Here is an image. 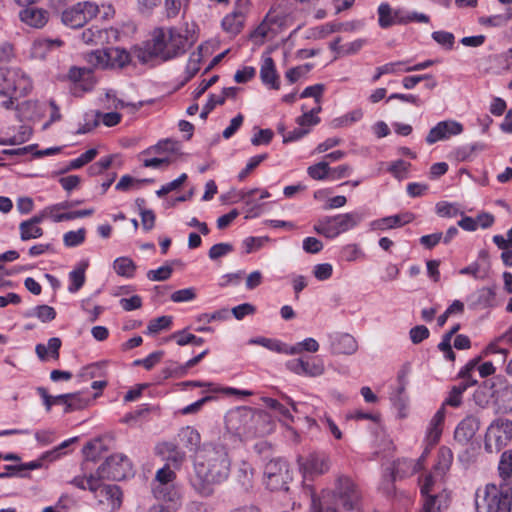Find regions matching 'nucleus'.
Segmentation results:
<instances>
[{"instance_id": "1", "label": "nucleus", "mask_w": 512, "mask_h": 512, "mask_svg": "<svg viewBox=\"0 0 512 512\" xmlns=\"http://www.w3.org/2000/svg\"><path fill=\"white\" fill-rule=\"evenodd\" d=\"M190 478L193 489L201 496L213 494L214 486L224 483L231 472V459L225 446L205 443L194 459Z\"/></svg>"}, {"instance_id": "2", "label": "nucleus", "mask_w": 512, "mask_h": 512, "mask_svg": "<svg viewBox=\"0 0 512 512\" xmlns=\"http://www.w3.org/2000/svg\"><path fill=\"white\" fill-rule=\"evenodd\" d=\"M189 46L188 37L176 28H156L151 38L136 46L133 56L142 64L167 62L183 55Z\"/></svg>"}, {"instance_id": "3", "label": "nucleus", "mask_w": 512, "mask_h": 512, "mask_svg": "<svg viewBox=\"0 0 512 512\" xmlns=\"http://www.w3.org/2000/svg\"><path fill=\"white\" fill-rule=\"evenodd\" d=\"M367 218L364 210H354L334 216H323L317 220L313 230L328 239H334L339 235L356 228Z\"/></svg>"}, {"instance_id": "4", "label": "nucleus", "mask_w": 512, "mask_h": 512, "mask_svg": "<svg viewBox=\"0 0 512 512\" xmlns=\"http://www.w3.org/2000/svg\"><path fill=\"white\" fill-rule=\"evenodd\" d=\"M482 400L492 404L499 413L512 412V385L501 376L482 381Z\"/></svg>"}, {"instance_id": "5", "label": "nucleus", "mask_w": 512, "mask_h": 512, "mask_svg": "<svg viewBox=\"0 0 512 512\" xmlns=\"http://www.w3.org/2000/svg\"><path fill=\"white\" fill-rule=\"evenodd\" d=\"M332 496L335 503L346 511H354L361 506L362 493L349 476L339 475L336 477Z\"/></svg>"}, {"instance_id": "6", "label": "nucleus", "mask_w": 512, "mask_h": 512, "mask_svg": "<svg viewBox=\"0 0 512 512\" xmlns=\"http://www.w3.org/2000/svg\"><path fill=\"white\" fill-rule=\"evenodd\" d=\"M32 89L29 76L16 67H0V96H26Z\"/></svg>"}, {"instance_id": "7", "label": "nucleus", "mask_w": 512, "mask_h": 512, "mask_svg": "<svg viewBox=\"0 0 512 512\" xmlns=\"http://www.w3.org/2000/svg\"><path fill=\"white\" fill-rule=\"evenodd\" d=\"M480 374V355L470 360L458 373L461 382L452 387L448 397L444 400L442 406L459 407L461 404L462 394L471 386L478 383L477 378L473 377V372Z\"/></svg>"}, {"instance_id": "8", "label": "nucleus", "mask_w": 512, "mask_h": 512, "mask_svg": "<svg viewBox=\"0 0 512 512\" xmlns=\"http://www.w3.org/2000/svg\"><path fill=\"white\" fill-rule=\"evenodd\" d=\"M99 13V5L92 1H81L65 9L61 14L62 23L70 28L83 27Z\"/></svg>"}, {"instance_id": "9", "label": "nucleus", "mask_w": 512, "mask_h": 512, "mask_svg": "<svg viewBox=\"0 0 512 512\" xmlns=\"http://www.w3.org/2000/svg\"><path fill=\"white\" fill-rule=\"evenodd\" d=\"M512 439V421L497 419L487 428L485 450L488 453L501 451Z\"/></svg>"}, {"instance_id": "10", "label": "nucleus", "mask_w": 512, "mask_h": 512, "mask_svg": "<svg viewBox=\"0 0 512 512\" xmlns=\"http://www.w3.org/2000/svg\"><path fill=\"white\" fill-rule=\"evenodd\" d=\"M131 474L132 464L124 454L109 456L96 470L98 477L112 481H121Z\"/></svg>"}, {"instance_id": "11", "label": "nucleus", "mask_w": 512, "mask_h": 512, "mask_svg": "<svg viewBox=\"0 0 512 512\" xmlns=\"http://www.w3.org/2000/svg\"><path fill=\"white\" fill-rule=\"evenodd\" d=\"M288 464L281 458L270 460L264 468V484L270 491L288 490Z\"/></svg>"}, {"instance_id": "12", "label": "nucleus", "mask_w": 512, "mask_h": 512, "mask_svg": "<svg viewBox=\"0 0 512 512\" xmlns=\"http://www.w3.org/2000/svg\"><path fill=\"white\" fill-rule=\"evenodd\" d=\"M485 500L487 512H511L512 486L507 482L500 487L494 484L486 485Z\"/></svg>"}, {"instance_id": "13", "label": "nucleus", "mask_w": 512, "mask_h": 512, "mask_svg": "<svg viewBox=\"0 0 512 512\" xmlns=\"http://www.w3.org/2000/svg\"><path fill=\"white\" fill-rule=\"evenodd\" d=\"M104 480L98 477L95 483L96 489L91 493L100 505H106L111 512H114L122 505V491L118 485L105 484Z\"/></svg>"}, {"instance_id": "14", "label": "nucleus", "mask_w": 512, "mask_h": 512, "mask_svg": "<svg viewBox=\"0 0 512 512\" xmlns=\"http://www.w3.org/2000/svg\"><path fill=\"white\" fill-rule=\"evenodd\" d=\"M286 367L296 375L307 377H318L325 371L323 360L317 357L291 359L287 361Z\"/></svg>"}, {"instance_id": "15", "label": "nucleus", "mask_w": 512, "mask_h": 512, "mask_svg": "<svg viewBox=\"0 0 512 512\" xmlns=\"http://www.w3.org/2000/svg\"><path fill=\"white\" fill-rule=\"evenodd\" d=\"M300 468L305 477H315L327 473L330 470L331 462L328 454L324 452H313L299 460Z\"/></svg>"}, {"instance_id": "16", "label": "nucleus", "mask_w": 512, "mask_h": 512, "mask_svg": "<svg viewBox=\"0 0 512 512\" xmlns=\"http://www.w3.org/2000/svg\"><path fill=\"white\" fill-rule=\"evenodd\" d=\"M250 5L249 0H237L233 12L227 14L221 22L225 32L235 36L239 34L244 26L246 14Z\"/></svg>"}, {"instance_id": "17", "label": "nucleus", "mask_w": 512, "mask_h": 512, "mask_svg": "<svg viewBox=\"0 0 512 512\" xmlns=\"http://www.w3.org/2000/svg\"><path fill=\"white\" fill-rule=\"evenodd\" d=\"M462 131V124L455 120L440 121L430 129L425 141L427 144L432 145L439 141L448 140L452 136L459 135Z\"/></svg>"}, {"instance_id": "18", "label": "nucleus", "mask_w": 512, "mask_h": 512, "mask_svg": "<svg viewBox=\"0 0 512 512\" xmlns=\"http://www.w3.org/2000/svg\"><path fill=\"white\" fill-rule=\"evenodd\" d=\"M18 16L24 25L34 29H42L48 23L50 13L44 8L30 5L21 9Z\"/></svg>"}, {"instance_id": "19", "label": "nucleus", "mask_w": 512, "mask_h": 512, "mask_svg": "<svg viewBox=\"0 0 512 512\" xmlns=\"http://www.w3.org/2000/svg\"><path fill=\"white\" fill-rule=\"evenodd\" d=\"M156 451L166 461L164 466L172 469H179L185 460V452L172 442H163L157 445Z\"/></svg>"}, {"instance_id": "20", "label": "nucleus", "mask_w": 512, "mask_h": 512, "mask_svg": "<svg viewBox=\"0 0 512 512\" xmlns=\"http://www.w3.org/2000/svg\"><path fill=\"white\" fill-rule=\"evenodd\" d=\"M330 347L333 354L352 355L357 349V341L348 333L330 335Z\"/></svg>"}, {"instance_id": "21", "label": "nucleus", "mask_w": 512, "mask_h": 512, "mask_svg": "<svg viewBox=\"0 0 512 512\" xmlns=\"http://www.w3.org/2000/svg\"><path fill=\"white\" fill-rule=\"evenodd\" d=\"M480 428V421L474 417H467L463 419L455 429V440L461 444L470 443L478 429Z\"/></svg>"}, {"instance_id": "22", "label": "nucleus", "mask_w": 512, "mask_h": 512, "mask_svg": "<svg viewBox=\"0 0 512 512\" xmlns=\"http://www.w3.org/2000/svg\"><path fill=\"white\" fill-rule=\"evenodd\" d=\"M414 216L412 213H403L397 215H391L387 217H383L371 222V228L373 230H388L397 227H402L410 222H412Z\"/></svg>"}, {"instance_id": "23", "label": "nucleus", "mask_w": 512, "mask_h": 512, "mask_svg": "<svg viewBox=\"0 0 512 512\" xmlns=\"http://www.w3.org/2000/svg\"><path fill=\"white\" fill-rule=\"evenodd\" d=\"M235 481L240 489L249 493L254 488V468L246 461H242L235 471Z\"/></svg>"}, {"instance_id": "24", "label": "nucleus", "mask_w": 512, "mask_h": 512, "mask_svg": "<svg viewBox=\"0 0 512 512\" xmlns=\"http://www.w3.org/2000/svg\"><path fill=\"white\" fill-rule=\"evenodd\" d=\"M260 78L262 83L269 88L275 90L280 88L279 75L276 71L274 60L270 56L263 58Z\"/></svg>"}, {"instance_id": "25", "label": "nucleus", "mask_w": 512, "mask_h": 512, "mask_svg": "<svg viewBox=\"0 0 512 512\" xmlns=\"http://www.w3.org/2000/svg\"><path fill=\"white\" fill-rule=\"evenodd\" d=\"M181 443L187 448L190 452H195L201 450V435L200 433L191 426H186L182 428L178 434Z\"/></svg>"}, {"instance_id": "26", "label": "nucleus", "mask_w": 512, "mask_h": 512, "mask_svg": "<svg viewBox=\"0 0 512 512\" xmlns=\"http://www.w3.org/2000/svg\"><path fill=\"white\" fill-rule=\"evenodd\" d=\"M445 419V407L441 406L430 421L427 432V441L430 445H435L442 434V424Z\"/></svg>"}, {"instance_id": "27", "label": "nucleus", "mask_w": 512, "mask_h": 512, "mask_svg": "<svg viewBox=\"0 0 512 512\" xmlns=\"http://www.w3.org/2000/svg\"><path fill=\"white\" fill-rule=\"evenodd\" d=\"M152 491L155 498L172 503L173 505H177L180 499V493L174 483H169L167 485H153Z\"/></svg>"}, {"instance_id": "28", "label": "nucleus", "mask_w": 512, "mask_h": 512, "mask_svg": "<svg viewBox=\"0 0 512 512\" xmlns=\"http://www.w3.org/2000/svg\"><path fill=\"white\" fill-rule=\"evenodd\" d=\"M504 295L496 286L482 288V308H496L503 304Z\"/></svg>"}, {"instance_id": "29", "label": "nucleus", "mask_w": 512, "mask_h": 512, "mask_svg": "<svg viewBox=\"0 0 512 512\" xmlns=\"http://www.w3.org/2000/svg\"><path fill=\"white\" fill-rule=\"evenodd\" d=\"M396 21L398 25H407L411 22L428 23L430 18L424 13L398 8L396 9Z\"/></svg>"}, {"instance_id": "30", "label": "nucleus", "mask_w": 512, "mask_h": 512, "mask_svg": "<svg viewBox=\"0 0 512 512\" xmlns=\"http://www.w3.org/2000/svg\"><path fill=\"white\" fill-rule=\"evenodd\" d=\"M91 402L90 396L84 392L68 393V400L64 413H71L74 411L85 409Z\"/></svg>"}, {"instance_id": "31", "label": "nucleus", "mask_w": 512, "mask_h": 512, "mask_svg": "<svg viewBox=\"0 0 512 512\" xmlns=\"http://www.w3.org/2000/svg\"><path fill=\"white\" fill-rule=\"evenodd\" d=\"M108 48L97 49L85 55L87 63L94 69L110 68Z\"/></svg>"}, {"instance_id": "32", "label": "nucleus", "mask_w": 512, "mask_h": 512, "mask_svg": "<svg viewBox=\"0 0 512 512\" xmlns=\"http://www.w3.org/2000/svg\"><path fill=\"white\" fill-rule=\"evenodd\" d=\"M56 310L49 305H38L32 309L27 310L24 313L25 318H33L36 317L43 323H48L53 321L56 318Z\"/></svg>"}, {"instance_id": "33", "label": "nucleus", "mask_w": 512, "mask_h": 512, "mask_svg": "<svg viewBox=\"0 0 512 512\" xmlns=\"http://www.w3.org/2000/svg\"><path fill=\"white\" fill-rule=\"evenodd\" d=\"M108 53L110 68H123L131 61V54L123 48L109 47Z\"/></svg>"}, {"instance_id": "34", "label": "nucleus", "mask_w": 512, "mask_h": 512, "mask_svg": "<svg viewBox=\"0 0 512 512\" xmlns=\"http://www.w3.org/2000/svg\"><path fill=\"white\" fill-rule=\"evenodd\" d=\"M378 24L382 29L392 25H398L396 21V9L393 10L388 3H381L378 6Z\"/></svg>"}, {"instance_id": "35", "label": "nucleus", "mask_w": 512, "mask_h": 512, "mask_svg": "<svg viewBox=\"0 0 512 512\" xmlns=\"http://www.w3.org/2000/svg\"><path fill=\"white\" fill-rule=\"evenodd\" d=\"M423 512H441L448 506V496L446 494L428 495L424 497Z\"/></svg>"}, {"instance_id": "36", "label": "nucleus", "mask_w": 512, "mask_h": 512, "mask_svg": "<svg viewBox=\"0 0 512 512\" xmlns=\"http://www.w3.org/2000/svg\"><path fill=\"white\" fill-rule=\"evenodd\" d=\"M115 272L125 278H133L136 271L135 262L129 257H118L113 262Z\"/></svg>"}, {"instance_id": "37", "label": "nucleus", "mask_w": 512, "mask_h": 512, "mask_svg": "<svg viewBox=\"0 0 512 512\" xmlns=\"http://www.w3.org/2000/svg\"><path fill=\"white\" fill-rule=\"evenodd\" d=\"M107 37L108 31L105 29H100L96 26L87 28L82 32V40L86 44H102Z\"/></svg>"}, {"instance_id": "38", "label": "nucleus", "mask_w": 512, "mask_h": 512, "mask_svg": "<svg viewBox=\"0 0 512 512\" xmlns=\"http://www.w3.org/2000/svg\"><path fill=\"white\" fill-rule=\"evenodd\" d=\"M250 344L260 345L270 351L287 354L288 346L277 339L257 337L249 340Z\"/></svg>"}, {"instance_id": "39", "label": "nucleus", "mask_w": 512, "mask_h": 512, "mask_svg": "<svg viewBox=\"0 0 512 512\" xmlns=\"http://www.w3.org/2000/svg\"><path fill=\"white\" fill-rule=\"evenodd\" d=\"M87 266L88 264L84 263L81 267H78L69 273L70 285L68 286V291L70 293H76L83 287L85 283V270Z\"/></svg>"}, {"instance_id": "40", "label": "nucleus", "mask_w": 512, "mask_h": 512, "mask_svg": "<svg viewBox=\"0 0 512 512\" xmlns=\"http://www.w3.org/2000/svg\"><path fill=\"white\" fill-rule=\"evenodd\" d=\"M202 60V51L199 47L196 51L192 52L189 56L185 67V82L190 81L200 70V63Z\"/></svg>"}, {"instance_id": "41", "label": "nucleus", "mask_w": 512, "mask_h": 512, "mask_svg": "<svg viewBox=\"0 0 512 512\" xmlns=\"http://www.w3.org/2000/svg\"><path fill=\"white\" fill-rule=\"evenodd\" d=\"M365 254L358 244L351 243L342 246L339 250V260L353 262L364 257Z\"/></svg>"}, {"instance_id": "42", "label": "nucleus", "mask_w": 512, "mask_h": 512, "mask_svg": "<svg viewBox=\"0 0 512 512\" xmlns=\"http://www.w3.org/2000/svg\"><path fill=\"white\" fill-rule=\"evenodd\" d=\"M319 350V343L311 337L305 338L303 341L296 343L293 346L288 347V355L300 354L303 351L315 353Z\"/></svg>"}, {"instance_id": "43", "label": "nucleus", "mask_w": 512, "mask_h": 512, "mask_svg": "<svg viewBox=\"0 0 512 512\" xmlns=\"http://www.w3.org/2000/svg\"><path fill=\"white\" fill-rule=\"evenodd\" d=\"M98 154V151L95 148L88 149L84 153H82L79 157L71 160L68 166L63 170V172H67L70 170H76L84 165L91 162Z\"/></svg>"}, {"instance_id": "44", "label": "nucleus", "mask_w": 512, "mask_h": 512, "mask_svg": "<svg viewBox=\"0 0 512 512\" xmlns=\"http://www.w3.org/2000/svg\"><path fill=\"white\" fill-rule=\"evenodd\" d=\"M172 320V316L168 315L154 318L149 322L146 333L149 335H154L162 330L169 329L172 325Z\"/></svg>"}, {"instance_id": "45", "label": "nucleus", "mask_w": 512, "mask_h": 512, "mask_svg": "<svg viewBox=\"0 0 512 512\" xmlns=\"http://www.w3.org/2000/svg\"><path fill=\"white\" fill-rule=\"evenodd\" d=\"M330 170L331 167L329 166V162L321 161L309 166L307 173L314 180H324L326 178H330Z\"/></svg>"}, {"instance_id": "46", "label": "nucleus", "mask_w": 512, "mask_h": 512, "mask_svg": "<svg viewBox=\"0 0 512 512\" xmlns=\"http://www.w3.org/2000/svg\"><path fill=\"white\" fill-rule=\"evenodd\" d=\"M499 476L502 480L508 479L512 475V450H506L501 454L498 464Z\"/></svg>"}, {"instance_id": "47", "label": "nucleus", "mask_w": 512, "mask_h": 512, "mask_svg": "<svg viewBox=\"0 0 512 512\" xmlns=\"http://www.w3.org/2000/svg\"><path fill=\"white\" fill-rule=\"evenodd\" d=\"M102 450H103L102 441L100 439H95L93 441L88 442L83 447L82 451H83V455H84L86 461L96 462L99 459Z\"/></svg>"}, {"instance_id": "48", "label": "nucleus", "mask_w": 512, "mask_h": 512, "mask_svg": "<svg viewBox=\"0 0 512 512\" xmlns=\"http://www.w3.org/2000/svg\"><path fill=\"white\" fill-rule=\"evenodd\" d=\"M86 238V229L79 228L76 231H68L63 235V243L66 247L72 248L81 245Z\"/></svg>"}, {"instance_id": "49", "label": "nucleus", "mask_w": 512, "mask_h": 512, "mask_svg": "<svg viewBox=\"0 0 512 512\" xmlns=\"http://www.w3.org/2000/svg\"><path fill=\"white\" fill-rule=\"evenodd\" d=\"M98 479V475L91 473L88 477L86 476H75L70 484L77 487L80 490H89L90 492L95 491V483Z\"/></svg>"}, {"instance_id": "50", "label": "nucleus", "mask_w": 512, "mask_h": 512, "mask_svg": "<svg viewBox=\"0 0 512 512\" xmlns=\"http://www.w3.org/2000/svg\"><path fill=\"white\" fill-rule=\"evenodd\" d=\"M20 238L22 241L37 239L43 235V229L36 225L22 221L19 225Z\"/></svg>"}, {"instance_id": "51", "label": "nucleus", "mask_w": 512, "mask_h": 512, "mask_svg": "<svg viewBox=\"0 0 512 512\" xmlns=\"http://www.w3.org/2000/svg\"><path fill=\"white\" fill-rule=\"evenodd\" d=\"M263 403L266 407L270 408L271 410L275 411L278 415H280L284 420L287 421H293V416L290 412V410L282 403H280L278 400L265 397L263 398Z\"/></svg>"}, {"instance_id": "52", "label": "nucleus", "mask_w": 512, "mask_h": 512, "mask_svg": "<svg viewBox=\"0 0 512 512\" xmlns=\"http://www.w3.org/2000/svg\"><path fill=\"white\" fill-rule=\"evenodd\" d=\"M268 158L267 153L255 155L251 157L245 168L241 170L238 174L239 181H243L255 168H257L264 160Z\"/></svg>"}, {"instance_id": "53", "label": "nucleus", "mask_w": 512, "mask_h": 512, "mask_svg": "<svg viewBox=\"0 0 512 512\" xmlns=\"http://www.w3.org/2000/svg\"><path fill=\"white\" fill-rule=\"evenodd\" d=\"M436 213L440 217L447 218L456 217L457 215L462 214L457 204L449 203L446 201H441L436 204Z\"/></svg>"}, {"instance_id": "54", "label": "nucleus", "mask_w": 512, "mask_h": 512, "mask_svg": "<svg viewBox=\"0 0 512 512\" xmlns=\"http://www.w3.org/2000/svg\"><path fill=\"white\" fill-rule=\"evenodd\" d=\"M321 107L318 105L316 108L311 109L310 111L304 112L301 116L296 119V123L305 128V126L316 125L320 122V118L316 116L318 112H320Z\"/></svg>"}, {"instance_id": "55", "label": "nucleus", "mask_w": 512, "mask_h": 512, "mask_svg": "<svg viewBox=\"0 0 512 512\" xmlns=\"http://www.w3.org/2000/svg\"><path fill=\"white\" fill-rule=\"evenodd\" d=\"M175 479L176 474L174 470L168 466H163L156 472L153 485H167L169 483H174Z\"/></svg>"}, {"instance_id": "56", "label": "nucleus", "mask_w": 512, "mask_h": 512, "mask_svg": "<svg viewBox=\"0 0 512 512\" xmlns=\"http://www.w3.org/2000/svg\"><path fill=\"white\" fill-rule=\"evenodd\" d=\"M432 39L444 48L451 50L453 48L455 37L453 33L447 31H434Z\"/></svg>"}, {"instance_id": "57", "label": "nucleus", "mask_w": 512, "mask_h": 512, "mask_svg": "<svg viewBox=\"0 0 512 512\" xmlns=\"http://www.w3.org/2000/svg\"><path fill=\"white\" fill-rule=\"evenodd\" d=\"M234 247L230 243H217L214 244L208 252V256L211 260H217L227 254L231 253Z\"/></svg>"}, {"instance_id": "58", "label": "nucleus", "mask_w": 512, "mask_h": 512, "mask_svg": "<svg viewBox=\"0 0 512 512\" xmlns=\"http://www.w3.org/2000/svg\"><path fill=\"white\" fill-rule=\"evenodd\" d=\"M313 68V65L310 63H306L301 66L290 68L286 71L285 77L290 83L297 82L303 75L308 73Z\"/></svg>"}, {"instance_id": "59", "label": "nucleus", "mask_w": 512, "mask_h": 512, "mask_svg": "<svg viewBox=\"0 0 512 512\" xmlns=\"http://www.w3.org/2000/svg\"><path fill=\"white\" fill-rule=\"evenodd\" d=\"M173 269L169 265H163L155 270H149L147 272V278L150 281H165L168 280L172 275Z\"/></svg>"}, {"instance_id": "60", "label": "nucleus", "mask_w": 512, "mask_h": 512, "mask_svg": "<svg viewBox=\"0 0 512 512\" xmlns=\"http://www.w3.org/2000/svg\"><path fill=\"white\" fill-rule=\"evenodd\" d=\"M430 336L429 329L424 325H416L409 331V337L413 344H420Z\"/></svg>"}, {"instance_id": "61", "label": "nucleus", "mask_w": 512, "mask_h": 512, "mask_svg": "<svg viewBox=\"0 0 512 512\" xmlns=\"http://www.w3.org/2000/svg\"><path fill=\"white\" fill-rule=\"evenodd\" d=\"M224 102L225 96H217L215 94H210L206 104L202 108L200 118L205 120L217 105H222Z\"/></svg>"}, {"instance_id": "62", "label": "nucleus", "mask_w": 512, "mask_h": 512, "mask_svg": "<svg viewBox=\"0 0 512 512\" xmlns=\"http://www.w3.org/2000/svg\"><path fill=\"white\" fill-rule=\"evenodd\" d=\"M92 76V69L86 67H71L68 73V77L71 81L77 83L81 81H86L90 79Z\"/></svg>"}, {"instance_id": "63", "label": "nucleus", "mask_w": 512, "mask_h": 512, "mask_svg": "<svg viewBox=\"0 0 512 512\" xmlns=\"http://www.w3.org/2000/svg\"><path fill=\"white\" fill-rule=\"evenodd\" d=\"M411 164L409 162H406L402 159H399L397 161H394L391 163V165L388 168V171L398 179H402L407 174Z\"/></svg>"}, {"instance_id": "64", "label": "nucleus", "mask_w": 512, "mask_h": 512, "mask_svg": "<svg viewBox=\"0 0 512 512\" xmlns=\"http://www.w3.org/2000/svg\"><path fill=\"white\" fill-rule=\"evenodd\" d=\"M274 132L271 129H259L251 138L254 146L268 145L272 141Z\"/></svg>"}]
</instances>
